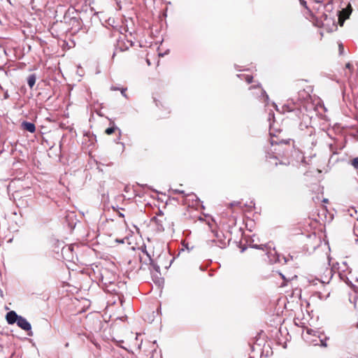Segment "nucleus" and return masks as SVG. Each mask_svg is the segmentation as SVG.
Wrapping results in <instances>:
<instances>
[{
    "instance_id": "obj_1",
    "label": "nucleus",
    "mask_w": 358,
    "mask_h": 358,
    "mask_svg": "<svg viewBox=\"0 0 358 358\" xmlns=\"http://www.w3.org/2000/svg\"><path fill=\"white\" fill-rule=\"evenodd\" d=\"M266 166L268 170L276 177L286 176L290 171L289 162L288 160L282 162L276 157H269L266 159Z\"/></svg>"
},
{
    "instance_id": "obj_2",
    "label": "nucleus",
    "mask_w": 358,
    "mask_h": 358,
    "mask_svg": "<svg viewBox=\"0 0 358 358\" xmlns=\"http://www.w3.org/2000/svg\"><path fill=\"white\" fill-rule=\"evenodd\" d=\"M327 6L328 5L320 6L315 13L317 26L319 27H324L329 26L331 23H334V19L331 16V14H327L324 12Z\"/></svg>"
},
{
    "instance_id": "obj_3",
    "label": "nucleus",
    "mask_w": 358,
    "mask_h": 358,
    "mask_svg": "<svg viewBox=\"0 0 358 358\" xmlns=\"http://www.w3.org/2000/svg\"><path fill=\"white\" fill-rule=\"evenodd\" d=\"M250 90L254 91L252 92L253 95L256 96L257 98L259 99V101H261L263 103L267 102V101L268 99V96L266 94L265 90L261 86H259V85L251 86L250 87Z\"/></svg>"
},
{
    "instance_id": "obj_4",
    "label": "nucleus",
    "mask_w": 358,
    "mask_h": 358,
    "mask_svg": "<svg viewBox=\"0 0 358 358\" xmlns=\"http://www.w3.org/2000/svg\"><path fill=\"white\" fill-rule=\"evenodd\" d=\"M152 221L155 222L157 225L158 231L164 230V225L167 223V219L160 210L156 213V216L152 218Z\"/></svg>"
},
{
    "instance_id": "obj_5",
    "label": "nucleus",
    "mask_w": 358,
    "mask_h": 358,
    "mask_svg": "<svg viewBox=\"0 0 358 358\" xmlns=\"http://www.w3.org/2000/svg\"><path fill=\"white\" fill-rule=\"evenodd\" d=\"M139 260L142 265H149L151 264L152 262V260L150 255L145 250H142L139 254Z\"/></svg>"
},
{
    "instance_id": "obj_6",
    "label": "nucleus",
    "mask_w": 358,
    "mask_h": 358,
    "mask_svg": "<svg viewBox=\"0 0 358 358\" xmlns=\"http://www.w3.org/2000/svg\"><path fill=\"white\" fill-rule=\"evenodd\" d=\"M19 317L14 310H10L6 314V319L9 324H13L17 322Z\"/></svg>"
},
{
    "instance_id": "obj_7",
    "label": "nucleus",
    "mask_w": 358,
    "mask_h": 358,
    "mask_svg": "<svg viewBox=\"0 0 358 358\" xmlns=\"http://www.w3.org/2000/svg\"><path fill=\"white\" fill-rule=\"evenodd\" d=\"M17 326L25 331H29L31 329V324L27 322V320L22 317V316H20L17 322Z\"/></svg>"
},
{
    "instance_id": "obj_8",
    "label": "nucleus",
    "mask_w": 358,
    "mask_h": 358,
    "mask_svg": "<svg viewBox=\"0 0 358 358\" xmlns=\"http://www.w3.org/2000/svg\"><path fill=\"white\" fill-rule=\"evenodd\" d=\"M352 11V8L350 6H349L347 8L343 9L338 15V20L341 24L344 20L349 17V15Z\"/></svg>"
},
{
    "instance_id": "obj_9",
    "label": "nucleus",
    "mask_w": 358,
    "mask_h": 358,
    "mask_svg": "<svg viewBox=\"0 0 358 358\" xmlns=\"http://www.w3.org/2000/svg\"><path fill=\"white\" fill-rule=\"evenodd\" d=\"M22 129L29 131L30 133H34L36 131V126L34 123L29 122H22L21 124Z\"/></svg>"
},
{
    "instance_id": "obj_10",
    "label": "nucleus",
    "mask_w": 358,
    "mask_h": 358,
    "mask_svg": "<svg viewBox=\"0 0 358 358\" xmlns=\"http://www.w3.org/2000/svg\"><path fill=\"white\" fill-rule=\"evenodd\" d=\"M155 104L157 107L159 108H162V109H164V110H167V112L164 113H162V117H166L170 113H171V110H169V107H167L166 106V103L165 102H162L159 100H157L156 99H155Z\"/></svg>"
},
{
    "instance_id": "obj_11",
    "label": "nucleus",
    "mask_w": 358,
    "mask_h": 358,
    "mask_svg": "<svg viewBox=\"0 0 358 358\" xmlns=\"http://www.w3.org/2000/svg\"><path fill=\"white\" fill-rule=\"evenodd\" d=\"M36 78L34 74H31V75L29 76V77L27 78V84L31 89L34 86V85L36 83Z\"/></svg>"
},
{
    "instance_id": "obj_12",
    "label": "nucleus",
    "mask_w": 358,
    "mask_h": 358,
    "mask_svg": "<svg viewBox=\"0 0 358 358\" xmlns=\"http://www.w3.org/2000/svg\"><path fill=\"white\" fill-rule=\"evenodd\" d=\"M243 79H244L248 84L252 83L253 76L251 75H242Z\"/></svg>"
},
{
    "instance_id": "obj_13",
    "label": "nucleus",
    "mask_w": 358,
    "mask_h": 358,
    "mask_svg": "<svg viewBox=\"0 0 358 358\" xmlns=\"http://www.w3.org/2000/svg\"><path fill=\"white\" fill-rule=\"evenodd\" d=\"M351 164L352 166L356 169L358 171V157H355L354 158L352 161H351Z\"/></svg>"
},
{
    "instance_id": "obj_14",
    "label": "nucleus",
    "mask_w": 358,
    "mask_h": 358,
    "mask_svg": "<svg viewBox=\"0 0 358 358\" xmlns=\"http://www.w3.org/2000/svg\"><path fill=\"white\" fill-rule=\"evenodd\" d=\"M116 128L114 127H109V128H107L106 130H105V133L107 134V135H111L113 134L115 131Z\"/></svg>"
},
{
    "instance_id": "obj_15",
    "label": "nucleus",
    "mask_w": 358,
    "mask_h": 358,
    "mask_svg": "<svg viewBox=\"0 0 358 358\" xmlns=\"http://www.w3.org/2000/svg\"><path fill=\"white\" fill-rule=\"evenodd\" d=\"M353 231H354L355 235L358 237V219L356 220V222L354 224Z\"/></svg>"
},
{
    "instance_id": "obj_16",
    "label": "nucleus",
    "mask_w": 358,
    "mask_h": 358,
    "mask_svg": "<svg viewBox=\"0 0 358 358\" xmlns=\"http://www.w3.org/2000/svg\"><path fill=\"white\" fill-rule=\"evenodd\" d=\"M345 68L348 69L350 70H352V65L350 63H347L345 64Z\"/></svg>"
},
{
    "instance_id": "obj_17",
    "label": "nucleus",
    "mask_w": 358,
    "mask_h": 358,
    "mask_svg": "<svg viewBox=\"0 0 358 358\" xmlns=\"http://www.w3.org/2000/svg\"><path fill=\"white\" fill-rule=\"evenodd\" d=\"M320 341H321V345H322V346H323V347H327V342H326V340H325V341L321 340Z\"/></svg>"
},
{
    "instance_id": "obj_18",
    "label": "nucleus",
    "mask_w": 358,
    "mask_h": 358,
    "mask_svg": "<svg viewBox=\"0 0 358 358\" xmlns=\"http://www.w3.org/2000/svg\"><path fill=\"white\" fill-rule=\"evenodd\" d=\"M301 5L306 7V1L305 0H299Z\"/></svg>"
},
{
    "instance_id": "obj_19",
    "label": "nucleus",
    "mask_w": 358,
    "mask_h": 358,
    "mask_svg": "<svg viewBox=\"0 0 358 358\" xmlns=\"http://www.w3.org/2000/svg\"><path fill=\"white\" fill-rule=\"evenodd\" d=\"M240 202H237V203H231L230 204V206L232 207V206H238L240 205Z\"/></svg>"
},
{
    "instance_id": "obj_20",
    "label": "nucleus",
    "mask_w": 358,
    "mask_h": 358,
    "mask_svg": "<svg viewBox=\"0 0 358 358\" xmlns=\"http://www.w3.org/2000/svg\"><path fill=\"white\" fill-rule=\"evenodd\" d=\"M339 49H340L341 51L343 50V45L342 44L339 45Z\"/></svg>"
},
{
    "instance_id": "obj_21",
    "label": "nucleus",
    "mask_w": 358,
    "mask_h": 358,
    "mask_svg": "<svg viewBox=\"0 0 358 358\" xmlns=\"http://www.w3.org/2000/svg\"><path fill=\"white\" fill-rule=\"evenodd\" d=\"M126 90H127V89H123V90L121 91V92H122V94L123 95H125V94H124V93H125Z\"/></svg>"
},
{
    "instance_id": "obj_22",
    "label": "nucleus",
    "mask_w": 358,
    "mask_h": 358,
    "mask_svg": "<svg viewBox=\"0 0 358 358\" xmlns=\"http://www.w3.org/2000/svg\"><path fill=\"white\" fill-rule=\"evenodd\" d=\"M146 62H147L148 66L150 65V62L149 59H146Z\"/></svg>"
},
{
    "instance_id": "obj_23",
    "label": "nucleus",
    "mask_w": 358,
    "mask_h": 358,
    "mask_svg": "<svg viewBox=\"0 0 358 358\" xmlns=\"http://www.w3.org/2000/svg\"><path fill=\"white\" fill-rule=\"evenodd\" d=\"M283 142H284L285 143H286V144H289V140H288V141H283Z\"/></svg>"
},
{
    "instance_id": "obj_24",
    "label": "nucleus",
    "mask_w": 358,
    "mask_h": 358,
    "mask_svg": "<svg viewBox=\"0 0 358 358\" xmlns=\"http://www.w3.org/2000/svg\"><path fill=\"white\" fill-rule=\"evenodd\" d=\"M357 327H358V324H357Z\"/></svg>"
}]
</instances>
